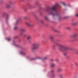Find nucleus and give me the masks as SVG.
Segmentation results:
<instances>
[{"label": "nucleus", "instance_id": "nucleus-1", "mask_svg": "<svg viewBox=\"0 0 78 78\" xmlns=\"http://www.w3.org/2000/svg\"><path fill=\"white\" fill-rule=\"evenodd\" d=\"M58 3H56L55 5H53L51 7H50L47 9L46 10V12H48L49 14H51L52 16H55V15L53 14V12L54 11H55L56 12H57V9H56V7L58 6Z\"/></svg>", "mask_w": 78, "mask_h": 78}, {"label": "nucleus", "instance_id": "nucleus-2", "mask_svg": "<svg viewBox=\"0 0 78 78\" xmlns=\"http://www.w3.org/2000/svg\"><path fill=\"white\" fill-rule=\"evenodd\" d=\"M56 45L59 46V49L60 51H63L64 50H66L69 48L68 47L65 45H61L58 43H56Z\"/></svg>", "mask_w": 78, "mask_h": 78}, {"label": "nucleus", "instance_id": "nucleus-3", "mask_svg": "<svg viewBox=\"0 0 78 78\" xmlns=\"http://www.w3.org/2000/svg\"><path fill=\"white\" fill-rule=\"evenodd\" d=\"M39 47V44L37 42H35L33 43L32 45L31 50H36V49H37Z\"/></svg>", "mask_w": 78, "mask_h": 78}, {"label": "nucleus", "instance_id": "nucleus-4", "mask_svg": "<svg viewBox=\"0 0 78 78\" xmlns=\"http://www.w3.org/2000/svg\"><path fill=\"white\" fill-rule=\"evenodd\" d=\"M25 23L28 26H31L32 25V23L31 21H29V22H26Z\"/></svg>", "mask_w": 78, "mask_h": 78}, {"label": "nucleus", "instance_id": "nucleus-5", "mask_svg": "<svg viewBox=\"0 0 78 78\" xmlns=\"http://www.w3.org/2000/svg\"><path fill=\"white\" fill-rule=\"evenodd\" d=\"M77 36V34H75L73 35H71L70 37L71 38H75V37H76Z\"/></svg>", "mask_w": 78, "mask_h": 78}, {"label": "nucleus", "instance_id": "nucleus-6", "mask_svg": "<svg viewBox=\"0 0 78 78\" xmlns=\"http://www.w3.org/2000/svg\"><path fill=\"white\" fill-rule=\"evenodd\" d=\"M20 31H21V32H23L24 33V32H25V29H24L23 28H21L20 29Z\"/></svg>", "mask_w": 78, "mask_h": 78}, {"label": "nucleus", "instance_id": "nucleus-7", "mask_svg": "<svg viewBox=\"0 0 78 78\" xmlns=\"http://www.w3.org/2000/svg\"><path fill=\"white\" fill-rule=\"evenodd\" d=\"M49 38L51 39V41H53L54 38L53 36L52 35H50L49 36Z\"/></svg>", "mask_w": 78, "mask_h": 78}, {"label": "nucleus", "instance_id": "nucleus-8", "mask_svg": "<svg viewBox=\"0 0 78 78\" xmlns=\"http://www.w3.org/2000/svg\"><path fill=\"white\" fill-rule=\"evenodd\" d=\"M77 23H78L77 22H76L73 23H71V24L73 25H77Z\"/></svg>", "mask_w": 78, "mask_h": 78}, {"label": "nucleus", "instance_id": "nucleus-9", "mask_svg": "<svg viewBox=\"0 0 78 78\" xmlns=\"http://www.w3.org/2000/svg\"><path fill=\"white\" fill-rule=\"evenodd\" d=\"M51 67H53L55 66V64L53 63H52L51 65Z\"/></svg>", "mask_w": 78, "mask_h": 78}, {"label": "nucleus", "instance_id": "nucleus-10", "mask_svg": "<svg viewBox=\"0 0 78 78\" xmlns=\"http://www.w3.org/2000/svg\"><path fill=\"white\" fill-rule=\"evenodd\" d=\"M19 20H16V22L14 24V25H17V23H18L19 22Z\"/></svg>", "mask_w": 78, "mask_h": 78}, {"label": "nucleus", "instance_id": "nucleus-11", "mask_svg": "<svg viewBox=\"0 0 78 78\" xmlns=\"http://www.w3.org/2000/svg\"><path fill=\"white\" fill-rule=\"evenodd\" d=\"M31 38V36L30 35L28 36L27 37V39H28V40L30 39Z\"/></svg>", "mask_w": 78, "mask_h": 78}, {"label": "nucleus", "instance_id": "nucleus-12", "mask_svg": "<svg viewBox=\"0 0 78 78\" xmlns=\"http://www.w3.org/2000/svg\"><path fill=\"white\" fill-rule=\"evenodd\" d=\"M20 53H21V54H22L23 55H26L25 53L23 51L20 52Z\"/></svg>", "mask_w": 78, "mask_h": 78}, {"label": "nucleus", "instance_id": "nucleus-13", "mask_svg": "<svg viewBox=\"0 0 78 78\" xmlns=\"http://www.w3.org/2000/svg\"><path fill=\"white\" fill-rule=\"evenodd\" d=\"M17 28H18V27L16 26L14 27V30H16Z\"/></svg>", "mask_w": 78, "mask_h": 78}, {"label": "nucleus", "instance_id": "nucleus-14", "mask_svg": "<svg viewBox=\"0 0 78 78\" xmlns=\"http://www.w3.org/2000/svg\"><path fill=\"white\" fill-rule=\"evenodd\" d=\"M48 56H47L46 57H45L44 58H43V60H45V59H47V58H48Z\"/></svg>", "mask_w": 78, "mask_h": 78}, {"label": "nucleus", "instance_id": "nucleus-15", "mask_svg": "<svg viewBox=\"0 0 78 78\" xmlns=\"http://www.w3.org/2000/svg\"><path fill=\"white\" fill-rule=\"evenodd\" d=\"M41 58H41V57H40L39 56H37L36 58L37 59H41Z\"/></svg>", "mask_w": 78, "mask_h": 78}, {"label": "nucleus", "instance_id": "nucleus-16", "mask_svg": "<svg viewBox=\"0 0 78 78\" xmlns=\"http://www.w3.org/2000/svg\"><path fill=\"white\" fill-rule=\"evenodd\" d=\"M53 31L54 32H58V31L57 30H56V29H53Z\"/></svg>", "mask_w": 78, "mask_h": 78}, {"label": "nucleus", "instance_id": "nucleus-17", "mask_svg": "<svg viewBox=\"0 0 78 78\" xmlns=\"http://www.w3.org/2000/svg\"><path fill=\"white\" fill-rule=\"evenodd\" d=\"M62 70L61 69H58V72H61V71H62Z\"/></svg>", "mask_w": 78, "mask_h": 78}, {"label": "nucleus", "instance_id": "nucleus-18", "mask_svg": "<svg viewBox=\"0 0 78 78\" xmlns=\"http://www.w3.org/2000/svg\"><path fill=\"white\" fill-rule=\"evenodd\" d=\"M6 8H9L10 7V5H6Z\"/></svg>", "mask_w": 78, "mask_h": 78}, {"label": "nucleus", "instance_id": "nucleus-19", "mask_svg": "<svg viewBox=\"0 0 78 78\" xmlns=\"http://www.w3.org/2000/svg\"><path fill=\"white\" fill-rule=\"evenodd\" d=\"M44 18L45 20H48V17H47V16H45Z\"/></svg>", "mask_w": 78, "mask_h": 78}, {"label": "nucleus", "instance_id": "nucleus-20", "mask_svg": "<svg viewBox=\"0 0 78 78\" xmlns=\"http://www.w3.org/2000/svg\"><path fill=\"white\" fill-rule=\"evenodd\" d=\"M9 19V15H8L6 17V20H7Z\"/></svg>", "mask_w": 78, "mask_h": 78}, {"label": "nucleus", "instance_id": "nucleus-21", "mask_svg": "<svg viewBox=\"0 0 78 78\" xmlns=\"http://www.w3.org/2000/svg\"><path fill=\"white\" fill-rule=\"evenodd\" d=\"M59 76L60 77V78H62L63 77V76L62 74H60L59 75Z\"/></svg>", "mask_w": 78, "mask_h": 78}, {"label": "nucleus", "instance_id": "nucleus-22", "mask_svg": "<svg viewBox=\"0 0 78 78\" xmlns=\"http://www.w3.org/2000/svg\"><path fill=\"white\" fill-rule=\"evenodd\" d=\"M66 29H67V30H70V27H66Z\"/></svg>", "mask_w": 78, "mask_h": 78}, {"label": "nucleus", "instance_id": "nucleus-23", "mask_svg": "<svg viewBox=\"0 0 78 78\" xmlns=\"http://www.w3.org/2000/svg\"><path fill=\"white\" fill-rule=\"evenodd\" d=\"M23 36H27V34H23Z\"/></svg>", "mask_w": 78, "mask_h": 78}, {"label": "nucleus", "instance_id": "nucleus-24", "mask_svg": "<svg viewBox=\"0 0 78 78\" xmlns=\"http://www.w3.org/2000/svg\"><path fill=\"white\" fill-rule=\"evenodd\" d=\"M7 40L8 41H11V38H9L7 39Z\"/></svg>", "mask_w": 78, "mask_h": 78}, {"label": "nucleus", "instance_id": "nucleus-25", "mask_svg": "<svg viewBox=\"0 0 78 78\" xmlns=\"http://www.w3.org/2000/svg\"><path fill=\"white\" fill-rule=\"evenodd\" d=\"M27 18H28L27 16L25 17H24V19H27Z\"/></svg>", "mask_w": 78, "mask_h": 78}, {"label": "nucleus", "instance_id": "nucleus-26", "mask_svg": "<svg viewBox=\"0 0 78 78\" xmlns=\"http://www.w3.org/2000/svg\"><path fill=\"white\" fill-rule=\"evenodd\" d=\"M40 22L41 23H44V22H43V21L41 20L40 21Z\"/></svg>", "mask_w": 78, "mask_h": 78}, {"label": "nucleus", "instance_id": "nucleus-27", "mask_svg": "<svg viewBox=\"0 0 78 78\" xmlns=\"http://www.w3.org/2000/svg\"><path fill=\"white\" fill-rule=\"evenodd\" d=\"M20 35L22 36V35H23V33L22 32H21L20 33Z\"/></svg>", "mask_w": 78, "mask_h": 78}, {"label": "nucleus", "instance_id": "nucleus-28", "mask_svg": "<svg viewBox=\"0 0 78 78\" xmlns=\"http://www.w3.org/2000/svg\"><path fill=\"white\" fill-rule=\"evenodd\" d=\"M17 37H18L17 36H16L14 37V38H15V39H16V38H17Z\"/></svg>", "mask_w": 78, "mask_h": 78}, {"label": "nucleus", "instance_id": "nucleus-29", "mask_svg": "<svg viewBox=\"0 0 78 78\" xmlns=\"http://www.w3.org/2000/svg\"><path fill=\"white\" fill-rule=\"evenodd\" d=\"M51 73H53V72H54V71L51 70Z\"/></svg>", "mask_w": 78, "mask_h": 78}, {"label": "nucleus", "instance_id": "nucleus-30", "mask_svg": "<svg viewBox=\"0 0 78 78\" xmlns=\"http://www.w3.org/2000/svg\"><path fill=\"white\" fill-rule=\"evenodd\" d=\"M63 5L64 6H66V4H65V3H63Z\"/></svg>", "mask_w": 78, "mask_h": 78}, {"label": "nucleus", "instance_id": "nucleus-31", "mask_svg": "<svg viewBox=\"0 0 78 78\" xmlns=\"http://www.w3.org/2000/svg\"><path fill=\"white\" fill-rule=\"evenodd\" d=\"M66 53H64V56H66Z\"/></svg>", "mask_w": 78, "mask_h": 78}, {"label": "nucleus", "instance_id": "nucleus-32", "mask_svg": "<svg viewBox=\"0 0 78 78\" xmlns=\"http://www.w3.org/2000/svg\"><path fill=\"white\" fill-rule=\"evenodd\" d=\"M51 62L53 61V59H51Z\"/></svg>", "mask_w": 78, "mask_h": 78}, {"label": "nucleus", "instance_id": "nucleus-33", "mask_svg": "<svg viewBox=\"0 0 78 78\" xmlns=\"http://www.w3.org/2000/svg\"><path fill=\"white\" fill-rule=\"evenodd\" d=\"M75 65H76L77 66H78V64H77V63H76Z\"/></svg>", "mask_w": 78, "mask_h": 78}, {"label": "nucleus", "instance_id": "nucleus-34", "mask_svg": "<svg viewBox=\"0 0 78 78\" xmlns=\"http://www.w3.org/2000/svg\"><path fill=\"white\" fill-rule=\"evenodd\" d=\"M76 16H77V17H78V14H76Z\"/></svg>", "mask_w": 78, "mask_h": 78}, {"label": "nucleus", "instance_id": "nucleus-35", "mask_svg": "<svg viewBox=\"0 0 78 78\" xmlns=\"http://www.w3.org/2000/svg\"><path fill=\"white\" fill-rule=\"evenodd\" d=\"M76 54H78V51L76 52Z\"/></svg>", "mask_w": 78, "mask_h": 78}, {"label": "nucleus", "instance_id": "nucleus-36", "mask_svg": "<svg viewBox=\"0 0 78 78\" xmlns=\"http://www.w3.org/2000/svg\"><path fill=\"white\" fill-rule=\"evenodd\" d=\"M32 59H33V60H34V59H36V58H33Z\"/></svg>", "mask_w": 78, "mask_h": 78}, {"label": "nucleus", "instance_id": "nucleus-37", "mask_svg": "<svg viewBox=\"0 0 78 78\" xmlns=\"http://www.w3.org/2000/svg\"><path fill=\"white\" fill-rule=\"evenodd\" d=\"M67 17H65V19H66V18H67Z\"/></svg>", "mask_w": 78, "mask_h": 78}, {"label": "nucleus", "instance_id": "nucleus-38", "mask_svg": "<svg viewBox=\"0 0 78 78\" xmlns=\"http://www.w3.org/2000/svg\"><path fill=\"white\" fill-rule=\"evenodd\" d=\"M17 46L18 47V45H17Z\"/></svg>", "mask_w": 78, "mask_h": 78}, {"label": "nucleus", "instance_id": "nucleus-39", "mask_svg": "<svg viewBox=\"0 0 78 78\" xmlns=\"http://www.w3.org/2000/svg\"><path fill=\"white\" fill-rule=\"evenodd\" d=\"M54 76H53V77Z\"/></svg>", "mask_w": 78, "mask_h": 78}]
</instances>
